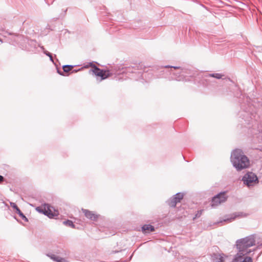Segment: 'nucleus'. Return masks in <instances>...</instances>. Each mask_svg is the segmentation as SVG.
I'll use <instances>...</instances> for the list:
<instances>
[{"mask_svg":"<svg viewBox=\"0 0 262 262\" xmlns=\"http://www.w3.org/2000/svg\"><path fill=\"white\" fill-rule=\"evenodd\" d=\"M80 69H78V70H74V71H73V72H77V71H80Z\"/></svg>","mask_w":262,"mask_h":262,"instance_id":"30","label":"nucleus"},{"mask_svg":"<svg viewBox=\"0 0 262 262\" xmlns=\"http://www.w3.org/2000/svg\"><path fill=\"white\" fill-rule=\"evenodd\" d=\"M5 180V178L3 176L0 175V183L4 182Z\"/></svg>","mask_w":262,"mask_h":262,"instance_id":"27","label":"nucleus"},{"mask_svg":"<svg viewBox=\"0 0 262 262\" xmlns=\"http://www.w3.org/2000/svg\"><path fill=\"white\" fill-rule=\"evenodd\" d=\"M142 230L144 232H152L155 231V228L151 225H144L142 227Z\"/></svg>","mask_w":262,"mask_h":262,"instance_id":"14","label":"nucleus"},{"mask_svg":"<svg viewBox=\"0 0 262 262\" xmlns=\"http://www.w3.org/2000/svg\"><path fill=\"white\" fill-rule=\"evenodd\" d=\"M227 196L226 195V192H222L214 196L211 200V206L212 207H215L226 201Z\"/></svg>","mask_w":262,"mask_h":262,"instance_id":"6","label":"nucleus"},{"mask_svg":"<svg viewBox=\"0 0 262 262\" xmlns=\"http://www.w3.org/2000/svg\"><path fill=\"white\" fill-rule=\"evenodd\" d=\"M74 66L71 65H64L62 66L63 70L64 72L67 73L71 71Z\"/></svg>","mask_w":262,"mask_h":262,"instance_id":"20","label":"nucleus"},{"mask_svg":"<svg viewBox=\"0 0 262 262\" xmlns=\"http://www.w3.org/2000/svg\"><path fill=\"white\" fill-rule=\"evenodd\" d=\"M231 162L237 171L247 168L250 165L248 158L241 149L234 150L231 155Z\"/></svg>","mask_w":262,"mask_h":262,"instance_id":"1","label":"nucleus"},{"mask_svg":"<svg viewBox=\"0 0 262 262\" xmlns=\"http://www.w3.org/2000/svg\"><path fill=\"white\" fill-rule=\"evenodd\" d=\"M36 209L39 212L42 213L51 219L54 218L58 215V211L54 210V211L53 212L51 207L48 204H45L43 205V207H37Z\"/></svg>","mask_w":262,"mask_h":262,"instance_id":"5","label":"nucleus"},{"mask_svg":"<svg viewBox=\"0 0 262 262\" xmlns=\"http://www.w3.org/2000/svg\"><path fill=\"white\" fill-rule=\"evenodd\" d=\"M47 256L56 262H69L65 258L57 256L54 254H48Z\"/></svg>","mask_w":262,"mask_h":262,"instance_id":"11","label":"nucleus"},{"mask_svg":"<svg viewBox=\"0 0 262 262\" xmlns=\"http://www.w3.org/2000/svg\"><path fill=\"white\" fill-rule=\"evenodd\" d=\"M167 203L168 205L171 207H175L177 204V203L176 202V200L174 199V198L172 197L170 198L168 201Z\"/></svg>","mask_w":262,"mask_h":262,"instance_id":"17","label":"nucleus"},{"mask_svg":"<svg viewBox=\"0 0 262 262\" xmlns=\"http://www.w3.org/2000/svg\"><path fill=\"white\" fill-rule=\"evenodd\" d=\"M241 95H242L243 97L242 98H240V99H242L247 103V104L246 105L245 104L241 102V108L245 112L247 113V116H249L251 113V110L252 109V106L250 104V98H249V97L245 95H243L242 94H241Z\"/></svg>","mask_w":262,"mask_h":262,"instance_id":"8","label":"nucleus"},{"mask_svg":"<svg viewBox=\"0 0 262 262\" xmlns=\"http://www.w3.org/2000/svg\"><path fill=\"white\" fill-rule=\"evenodd\" d=\"M173 198H174V200H176V202L177 204L178 203L180 202L181 201V200H178V199H177V198L175 195H174L173 196Z\"/></svg>","mask_w":262,"mask_h":262,"instance_id":"28","label":"nucleus"},{"mask_svg":"<svg viewBox=\"0 0 262 262\" xmlns=\"http://www.w3.org/2000/svg\"><path fill=\"white\" fill-rule=\"evenodd\" d=\"M177 198V199H178V200H182V199L183 198V193H181L180 192H179V193H177L176 194L174 195Z\"/></svg>","mask_w":262,"mask_h":262,"instance_id":"22","label":"nucleus"},{"mask_svg":"<svg viewBox=\"0 0 262 262\" xmlns=\"http://www.w3.org/2000/svg\"><path fill=\"white\" fill-rule=\"evenodd\" d=\"M8 34H9V35H12V33H9Z\"/></svg>","mask_w":262,"mask_h":262,"instance_id":"32","label":"nucleus"},{"mask_svg":"<svg viewBox=\"0 0 262 262\" xmlns=\"http://www.w3.org/2000/svg\"><path fill=\"white\" fill-rule=\"evenodd\" d=\"M54 252L63 256H66L69 255V252L62 248H58L57 250H55Z\"/></svg>","mask_w":262,"mask_h":262,"instance_id":"15","label":"nucleus"},{"mask_svg":"<svg viewBox=\"0 0 262 262\" xmlns=\"http://www.w3.org/2000/svg\"><path fill=\"white\" fill-rule=\"evenodd\" d=\"M165 68H173L174 69H180V67H177V66H165Z\"/></svg>","mask_w":262,"mask_h":262,"instance_id":"25","label":"nucleus"},{"mask_svg":"<svg viewBox=\"0 0 262 262\" xmlns=\"http://www.w3.org/2000/svg\"><path fill=\"white\" fill-rule=\"evenodd\" d=\"M63 224L66 226L71 227L73 228H75V225L74 224L73 222L71 220H68L67 221H63Z\"/></svg>","mask_w":262,"mask_h":262,"instance_id":"18","label":"nucleus"},{"mask_svg":"<svg viewBox=\"0 0 262 262\" xmlns=\"http://www.w3.org/2000/svg\"><path fill=\"white\" fill-rule=\"evenodd\" d=\"M248 254L244 252L243 250H238V252L234 255L232 262H253L252 258L249 256H246L243 259V257Z\"/></svg>","mask_w":262,"mask_h":262,"instance_id":"7","label":"nucleus"},{"mask_svg":"<svg viewBox=\"0 0 262 262\" xmlns=\"http://www.w3.org/2000/svg\"><path fill=\"white\" fill-rule=\"evenodd\" d=\"M242 215H243V213H242V212L235 213L231 215V217L230 219H227L226 220H225L224 221H231L234 220L235 219H236L237 217H239L242 216Z\"/></svg>","mask_w":262,"mask_h":262,"instance_id":"16","label":"nucleus"},{"mask_svg":"<svg viewBox=\"0 0 262 262\" xmlns=\"http://www.w3.org/2000/svg\"><path fill=\"white\" fill-rule=\"evenodd\" d=\"M0 41H1V42H2V39H1V38H0Z\"/></svg>","mask_w":262,"mask_h":262,"instance_id":"33","label":"nucleus"},{"mask_svg":"<svg viewBox=\"0 0 262 262\" xmlns=\"http://www.w3.org/2000/svg\"><path fill=\"white\" fill-rule=\"evenodd\" d=\"M58 72L59 73V74L60 75H62V73H60L59 72V71H58Z\"/></svg>","mask_w":262,"mask_h":262,"instance_id":"31","label":"nucleus"},{"mask_svg":"<svg viewBox=\"0 0 262 262\" xmlns=\"http://www.w3.org/2000/svg\"><path fill=\"white\" fill-rule=\"evenodd\" d=\"M89 67L92 68L90 72L92 71L96 76L100 77L101 80L106 79L111 75L109 71L101 70L95 66L93 62H90L89 65L87 66L86 67L88 68Z\"/></svg>","mask_w":262,"mask_h":262,"instance_id":"3","label":"nucleus"},{"mask_svg":"<svg viewBox=\"0 0 262 262\" xmlns=\"http://www.w3.org/2000/svg\"><path fill=\"white\" fill-rule=\"evenodd\" d=\"M172 73L174 75H175V77L174 78V79H175L176 80L181 81V80H183V77L182 76H181V75L177 76V75L176 74L177 73L173 72Z\"/></svg>","mask_w":262,"mask_h":262,"instance_id":"21","label":"nucleus"},{"mask_svg":"<svg viewBox=\"0 0 262 262\" xmlns=\"http://www.w3.org/2000/svg\"><path fill=\"white\" fill-rule=\"evenodd\" d=\"M10 205L15 210V211H16L18 209H19L15 203L11 202Z\"/></svg>","mask_w":262,"mask_h":262,"instance_id":"23","label":"nucleus"},{"mask_svg":"<svg viewBox=\"0 0 262 262\" xmlns=\"http://www.w3.org/2000/svg\"><path fill=\"white\" fill-rule=\"evenodd\" d=\"M224 75L221 73L206 74L204 75L203 78L206 80L208 77H213L216 79H221Z\"/></svg>","mask_w":262,"mask_h":262,"instance_id":"12","label":"nucleus"},{"mask_svg":"<svg viewBox=\"0 0 262 262\" xmlns=\"http://www.w3.org/2000/svg\"><path fill=\"white\" fill-rule=\"evenodd\" d=\"M16 213H17L19 216L25 222H28V220L26 217V216L23 214V213L21 211V210L19 209L16 211H15Z\"/></svg>","mask_w":262,"mask_h":262,"instance_id":"19","label":"nucleus"},{"mask_svg":"<svg viewBox=\"0 0 262 262\" xmlns=\"http://www.w3.org/2000/svg\"><path fill=\"white\" fill-rule=\"evenodd\" d=\"M203 211V210H198L197 211V213H196L195 214V217L193 218V219H195V218H197V217H199L200 216H201V215H202V212Z\"/></svg>","mask_w":262,"mask_h":262,"instance_id":"24","label":"nucleus"},{"mask_svg":"<svg viewBox=\"0 0 262 262\" xmlns=\"http://www.w3.org/2000/svg\"><path fill=\"white\" fill-rule=\"evenodd\" d=\"M242 181L248 186H253L254 184L258 183L256 175L252 172L246 173L243 177Z\"/></svg>","mask_w":262,"mask_h":262,"instance_id":"4","label":"nucleus"},{"mask_svg":"<svg viewBox=\"0 0 262 262\" xmlns=\"http://www.w3.org/2000/svg\"><path fill=\"white\" fill-rule=\"evenodd\" d=\"M50 57V60L51 61L54 62V61H53V57H52V55H51V56H50V57Z\"/></svg>","mask_w":262,"mask_h":262,"instance_id":"29","label":"nucleus"},{"mask_svg":"<svg viewBox=\"0 0 262 262\" xmlns=\"http://www.w3.org/2000/svg\"><path fill=\"white\" fill-rule=\"evenodd\" d=\"M144 68L142 63H139L133 67L126 68L125 72L127 73H136L137 71H140L138 73H141V71H144Z\"/></svg>","mask_w":262,"mask_h":262,"instance_id":"9","label":"nucleus"},{"mask_svg":"<svg viewBox=\"0 0 262 262\" xmlns=\"http://www.w3.org/2000/svg\"><path fill=\"white\" fill-rule=\"evenodd\" d=\"M43 53L47 55L48 56V57H50L51 55H52V54L50 53V52H49L48 51H43Z\"/></svg>","mask_w":262,"mask_h":262,"instance_id":"26","label":"nucleus"},{"mask_svg":"<svg viewBox=\"0 0 262 262\" xmlns=\"http://www.w3.org/2000/svg\"><path fill=\"white\" fill-rule=\"evenodd\" d=\"M212 258L213 262H224L223 254L213 253Z\"/></svg>","mask_w":262,"mask_h":262,"instance_id":"13","label":"nucleus"},{"mask_svg":"<svg viewBox=\"0 0 262 262\" xmlns=\"http://www.w3.org/2000/svg\"><path fill=\"white\" fill-rule=\"evenodd\" d=\"M255 241L253 236H249L236 241V247L237 250L249 253L251 251L249 248L255 245Z\"/></svg>","mask_w":262,"mask_h":262,"instance_id":"2","label":"nucleus"},{"mask_svg":"<svg viewBox=\"0 0 262 262\" xmlns=\"http://www.w3.org/2000/svg\"><path fill=\"white\" fill-rule=\"evenodd\" d=\"M81 210L87 219L93 221H95L97 220L98 215L94 213L93 211L85 209H82Z\"/></svg>","mask_w":262,"mask_h":262,"instance_id":"10","label":"nucleus"}]
</instances>
